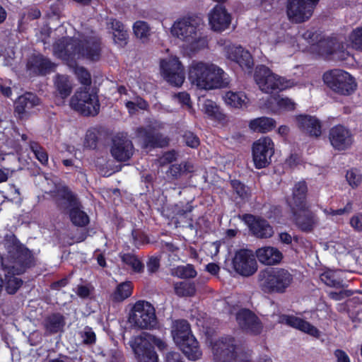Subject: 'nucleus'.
Returning <instances> with one entry per match:
<instances>
[{"label":"nucleus","instance_id":"nucleus-1","mask_svg":"<svg viewBox=\"0 0 362 362\" xmlns=\"http://www.w3.org/2000/svg\"><path fill=\"white\" fill-rule=\"evenodd\" d=\"M3 245L6 251L8 259L15 266H5L1 264L0 274L4 276L3 286L8 294H15L23 285V280L16 276L27 269L35 265V260L30 250L22 244L17 237L10 232L4 235Z\"/></svg>","mask_w":362,"mask_h":362},{"label":"nucleus","instance_id":"nucleus-2","mask_svg":"<svg viewBox=\"0 0 362 362\" xmlns=\"http://www.w3.org/2000/svg\"><path fill=\"white\" fill-rule=\"evenodd\" d=\"M54 52L65 60L76 57L98 61L101 52L100 39L93 33L90 35H83L80 39L64 37L54 43Z\"/></svg>","mask_w":362,"mask_h":362},{"label":"nucleus","instance_id":"nucleus-3","mask_svg":"<svg viewBox=\"0 0 362 362\" xmlns=\"http://www.w3.org/2000/svg\"><path fill=\"white\" fill-rule=\"evenodd\" d=\"M171 35L183 42L185 51L194 54L208 47L209 39L203 31L201 20L184 17L174 22L170 28Z\"/></svg>","mask_w":362,"mask_h":362},{"label":"nucleus","instance_id":"nucleus-4","mask_svg":"<svg viewBox=\"0 0 362 362\" xmlns=\"http://www.w3.org/2000/svg\"><path fill=\"white\" fill-rule=\"evenodd\" d=\"M293 281V274L287 269L269 267L261 270L258 281L261 290L266 293H284Z\"/></svg>","mask_w":362,"mask_h":362},{"label":"nucleus","instance_id":"nucleus-5","mask_svg":"<svg viewBox=\"0 0 362 362\" xmlns=\"http://www.w3.org/2000/svg\"><path fill=\"white\" fill-rule=\"evenodd\" d=\"M70 105L73 110L84 117H95L100 110L98 95L90 88H80L72 96Z\"/></svg>","mask_w":362,"mask_h":362},{"label":"nucleus","instance_id":"nucleus-6","mask_svg":"<svg viewBox=\"0 0 362 362\" xmlns=\"http://www.w3.org/2000/svg\"><path fill=\"white\" fill-rule=\"evenodd\" d=\"M322 79L328 88L340 95H351L357 88L354 77L344 69H329L324 73Z\"/></svg>","mask_w":362,"mask_h":362},{"label":"nucleus","instance_id":"nucleus-7","mask_svg":"<svg viewBox=\"0 0 362 362\" xmlns=\"http://www.w3.org/2000/svg\"><path fill=\"white\" fill-rule=\"evenodd\" d=\"M128 321L135 328H155L158 323L155 308L147 301L138 300L129 311Z\"/></svg>","mask_w":362,"mask_h":362},{"label":"nucleus","instance_id":"nucleus-8","mask_svg":"<svg viewBox=\"0 0 362 362\" xmlns=\"http://www.w3.org/2000/svg\"><path fill=\"white\" fill-rule=\"evenodd\" d=\"M223 69H189V78L197 87L205 90L221 88L228 83Z\"/></svg>","mask_w":362,"mask_h":362},{"label":"nucleus","instance_id":"nucleus-9","mask_svg":"<svg viewBox=\"0 0 362 362\" xmlns=\"http://www.w3.org/2000/svg\"><path fill=\"white\" fill-rule=\"evenodd\" d=\"M254 78L261 90L267 93L283 90L293 85V81L274 74L272 69H255Z\"/></svg>","mask_w":362,"mask_h":362},{"label":"nucleus","instance_id":"nucleus-10","mask_svg":"<svg viewBox=\"0 0 362 362\" xmlns=\"http://www.w3.org/2000/svg\"><path fill=\"white\" fill-rule=\"evenodd\" d=\"M318 1L319 0H287L286 8L288 19L293 23L308 21Z\"/></svg>","mask_w":362,"mask_h":362},{"label":"nucleus","instance_id":"nucleus-11","mask_svg":"<svg viewBox=\"0 0 362 362\" xmlns=\"http://www.w3.org/2000/svg\"><path fill=\"white\" fill-rule=\"evenodd\" d=\"M252 160L257 169L267 167L272 163L274 153V144L268 136L260 138L252 144Z\"/></svg>","mask_w":362,"mask_h":362},{"label":"nucleus","instance_id":"nucleus-12","mask_svg":"<svg viewBox=\"0 0 362 362\" xmlns=\"http://www.w3.org/2000/svg\"><path fill=\"white\" fill-rule=\"evenodd\" d=\"M50 195L57 209L62 214L66 213L81 202L78 194L66 185L56 187L51 191Z\"/></svg>","mask_w":362,"mask_h":362},{"label":"nucleus","instance_id":"nucleus-13","mask_svg":"<svg viewBox=\"0 0 362 362\" xmlns=\"http://www.w3.org/2000/svg\"><path fill=\"white\" fill-rule=\"evenodd\" d=\"M235 339L231 336L218 338L212 344L214 360L217 362H230L237 357Z\"/></svg>","mask_w":362,"mask_h":362},{"label":"nucleus","instance_id":"nucleus-14","mask_svg":"<svg viewBox=\"0 0 362 362\" xmlns=\"http://www.w3.org/2000/svg\"><path fill=\"white\" fill-rule=\"evenodd\" d=\"M138 362H158V356L153 344L146 337L136 336L129 341Z\"/></svg>","mask_w":362,"mask_h":362},{"label":"nucleus","instance_id":"nucleus-15","mask_svg":"<svg viewBox=\"0 0 362 362\" xmlns=\"http://www.w3.org/2000/svg\"><path fill=\"white\" fill-rule=\"evenodd\" d=\"M235 271L243 276H250L257 270V264L250 250L240 249L235 252L233 259Z\"/></svg>","mask_w":362,"mask_h":362},{"label":"nucleus","instance_id":"nucleus-16","mask_svg":"<svg viewBox=\"0 0 362 362\" xmlns=\"http://www.w3.org/2000/svg\"><path fill=\"white\" fill-rule=\"evenodd\" d=\"M235 320L240 329L247 334L257 336L263 330L260 319L248 308H240L235 314Z\"/></svg>","mask_w":362,"mask_h":362},{"label":"nucleus","instance_id":"nucleus-17","mask_svg":"<svg viewBox=\"0 0 362 362\" xmlns=\"http://www.w3.org/2000/svg\"><path fill=\"white\" fill-rule=\"evenodd\" d=\"M297 228L303 233H311L319 223V218L310 206L291 210Z\"/></svg>","mask_w":362,"mask_h":362},{"label":"nucleus","instance_id":"nucleus-18","mask_svg":"<svg viewBox=\"0 0 362 362\" xmlns=\"http://www.w3.org/2000/svg\"><path fill=\"white\" fill-rule=\"evenodd\" d=\"M110 153L117 161L129 160L134 154V145L127 134L118 133L112 139Z\"/></svg>","mask_w":362,"mask_h":362},{"label":"nucleus","instance_id":"nucleus-19","mask_svg":"<svg viewBox=\"0 0 362 362\" xmlns=\"http://www.w3.org/2000/svg\"><path fill=\"white\" fill-rule=\"evenodd\" d=\"M242 220L247 225L253 235L258 238H269L274 234V230L269 223L260 216L251 214H244Z\"/></svg>","mask_w":362,"mask_h":362},{"label":"nucleus","instance_id":"nucleus-20","mask_svg":"<svg viewBox=\"0 0 362 362\" xmlns=\"http://www.w3.org/2000/svg\"><path fill=\"white\" fill-rule=\"evenodd\" d=\"M329 139L334 149L344 151L352 145L354 136L350 129L344 125L337 124L330 129Z\"/></svg>","mask_w":362,"mask_h":362},{"label":"nucleus","instance_id":"nucleus-21","mask_svg":"<svg viewBox=\"0 0 362 362\" xmlns=\"http://www.w3.org/2000/svg\"><path fill=\"white\" fill-rule=\"evenodd\" d=\"M226 57L240 68H252L254 59L250 52L240 45H230L225 47Z\"/></svg>","mask_w":362,"mask_h":362},{"label":"nucleus","instance_id":"nucleus-22","mask_svg":"<svg viewBox=\"0 0 362 362\" xmlns=\"http://www.w3.org/2000/svg\"><path fill=\"white\" fill-rule=\"evenodd\" d=\"M320 54L327 59L342 61L352 59V57L344 50L343 44L336 40H329L320 42Z\"/></svg>","mask_w":362,"mask_h":362},{"label":"nucleus","instance_id":"nucleus-23","mask_svg":"<svg viewBox=\"0 0 362 362\" xmlns=\"http://www.w3.org/2000/svg\"><path fill=\"white\" fill-rule=\"evenodd\" d=\"M209 22L213 30L221 32L229 27L231 16L223 5L217 4L209 13Z\"/></svg>","mask_w":362,"mask_h":362},{"label":"nucleus","instance_id":"nucleus-24","mask_svg":"<svg viewBox=\"0 0 362 362\" xmlns=\"http://www.w3.org/2000/svg\"><path fill=\"white\" fill-rule=\"evenodd\" d=\"M280 322L289 327L297 329L315 337H320V331L309 322L294 315H282L280 317Z\"/></svg>","mask_w":362,"mask_h":362},{"label":"nucleus","instance_id":"nucleus-25","mask_svg":"<svg viewBox=\"0 0 362 362\" xmlns=\"http://www.w3.org/2000/svg\"><path fill=\"white\" fill-rule=\"evenodd\" d=\"M42 325L47 336L54 335L64 331L66 318L59 312L52 313L44 317Z\"/></svg>","mask_w":362,"mask_h":362},{"label":"nucleus","instance_id":"nucleus-26","mask_svg":"<svg viewBox=\"0 0 362 362\" xmlns=\"http://www.w3.org/2000/svg\"><path fill=\"white\" fill-rule=\"evenodd\" d=\"M299 129L311 136L318 137L322 134L320 121L315 116L300 115L296 117Z\"/></svg>","mask_w":362,"mask_h":362},{"label":"nucleus","instance_id":"nucleus-27","mask_svg":"<svg viewBox=\"0 0 362 362\" xmlns=\"http://www.w3.org/2000/svg\"><path fill=\"white\" fill-rule=\"evenodd\" d=\"M40 105V98L31 92H26L20 95L14 102V112L22 118L29 110Z\"/></svg>","mask_w":362,"mask_h":362},{"label":"nucleus","instance_id":"nucleus-28","mask_svg":"<svg viewBox=\"0 0 362 362\" xmlns=\"http://www.w3.org/2000/svg\"><path fill=\"white\" fill-rule=\"evenodd\" d=\"M177 346L189 361H196L202 356V350L199 342L194 335L185 339L184 342H180Z\"/></svg>","mask_w":362,"mask_h":362},{"label":"nucleus","instance_id":"nucleus-29","mask_svg":"<svg viewBox=\"0 0 362 362\" xmlns=\"http://www.w3.org/2000/svg\"><path fill=\"white\" fill-rule=\"evenodd\" d=\"M171 335L176 345L194 336L190 324L185 319H178L173 322Z\"/></svg>","mask_w":362,"mask_h":362},{"label":"nucleus","instance_id":"nucleus-30","mask_svg":"<svg viewBox=\"0 0 362 362\" xmlns=\"http://www.w3.org/2000/svg\"><path fill=\"white\" fill-rule=\"evenodd\" d=\"M258 260L265 265H275L281 262L283 259L282 252L274 247L266 246L256 250Z\"/></svg>","mask_w":362,"mask_h":362},{"label":"nucleus","instance_id":"nucleus-31","mask_svg":"<svg viewBox=\"0 0 362 362\" xmlns=\"http://www.w3.org/2000/svg\"><path fill=\"white\" fill-rule=\"evenodd\" d=\"M308 186L305 181H300L295 184L292 190V199L290 204L291 210L309 206L307 202Z\"/></svg>","mask_w":362,"mask_h":362},{"label":"nucleus","instance_id":"nucleus-32","mask_svg":"<svg viewBox=\"0 0 362 362\" xmlns=\"http://www.w3.org/2000/svg\"><path fill=\"white\" fill-rule=\"evenodd\" d=\"M143 141L144 146L151 148H163L169 144L168 138L164 136L161 133L153 130L144 131Z\"/></svg>","mask_w":362,"mask_h":362},{"label":"nucleus","instance_id":"nucleus-33","mask_svg":"<svg viewBox=\"0 0 362 362\" xmlns=\"http://www.w3.org/2000/svg\"><path fill=\"white\" fill-rule=\"evenodd\" d=\"M83 209V204L81 202H80L79 204H76L64 214L69 216L71 222L75 226L85 227L90 223V218Z\"/></svg>","mask_w":362,"mask_h":362},{"label":"nucleus","instance_id":"nucleus-34","mask_svg":"<svg viewBox=\"0 0 362 362\" xmlns=\"http://www.w3.org/2000/svg\"><path fill=\"white\" fill-rule=\"evenodd\" d=\"M276 124L274 119L260 117L252 119L249 123V127L254 132L265 134L272 131L276 127Z\"/></svg>","mask_w":362,"mask_h":362},{"label":"nucleus","instance_id":"nucleus-35","mask_svg":"<svg viewBox=\"0 0 362 362\" xmlns=\"http://www.w3.org/2000/svg\"><path fill=\"white\" fill-rule=\"evenodd\" d=\"M133 288V284L129 281L119 284L115 291L110 294V300L113 303L124 301L132 295Z\"/></svg>","mask_w":362,"mask_h":362},{"label":"nucleus","instance_id":"nucleus-36","mask_svg":"<svg viewBox=\"0 0 362 362\" xmlns=\"http://www.w3.org/2000/svg\"><path fill=\"white\" fill-rule=\"evenodd\" d=\"M54 83L57 94L61 98L65 99L71 95L72 92V84L69 76L57 74Z\"/></svg>","mask_w":362,"mask_h":362},{"label":"nucleus","instance_id":"nucleus-37","mask_svg":"<svg viewBox=\"0 0 362 362\" xmlns=\"http://www.w3.org/2000/svg\"><path fill=\"white\" fill-rule=\"evenodd\" d=\"M119 257L121 262L129 267L133 272L136 273H142L144 270V264L141 260L134 253L132 252H119Z\"/></svg>","mask_w":362,"mask_h":362},{"label":"nucleus","instance_id":"nucleus-38","mask_svg":"<svg viewBox=\"0 0 362 362\" xmlns=\"http://www.w3.org/2000/svg\"><path fill=\"white\" fill-rule=\"evenodd\" d=\"M161 75L171 86L180 87L185 79V69H160Z\"/></svg>","mask_w":362,"mask_h":362},{"label":"nucleus","instance_id":"nucleus-39","mask_svg":"<svg viewBox=\"0 0 362 362\" xmlns=\"http://www.w3.org/2000/svg\"><path fill=\"white\" fill-rule=\"evenodd\" d=\"M175 295L179 297H193L197 292L196 285L192 281H179L173 286Z\"/></svg>","mask_w":362,"mask_h":362},{"label":"nucleus","instance_id":"nucleus-40","mask_svg":"<svg viewBox=\"0 0 362 362\" xmlns=\"http://www.w3.org/2000/svg\"><path fill=\"white\" fill-rule=\"evenodd\" d=\"M226 103L234 107H242L245 104L247 99L246 95L244 92H233L228 91L226 93L224 97Z\"/></svg>","mask_w":362,"mask_h":362},{"label":"nucleus","instance_id":"nucleus-41","mask_svg":"<svg viewBox=\"0 0 362 362\" xmlns=\"http://www.w3.org/2000/svg\"><path fill=\"white\" fill-rule=\"evenodd\" d=\"M173 274L180 279H194L197 276V272L193 264H187L186 265H180L175 268Z\"/></svg>","mask_w":362,"mask_h":362},{"label":"nucleus","instance_id":"nucleus-42","mask_svg":"<svg viewBox=\"0 0 362 362\" xmlns=\"http://www.w3.org/2000/svg\"><path fill=\"white\" fill-rule=\"evenodd\" d=\"M133 30L135 36L143 42L147 40L151 35V28L143 21H138L134 23Z\"/></svg>","mask_w":362,"mask_h":362},{"label":"nucleus","instance_id":"nucleus-43","mask_svg":"<svg viewBox=\"0 0 362 362\" xmlns=\"http://www.w3.org/2000/svg\"><path fill=\"white\" fill-rule=\"evenodd\" d=\"M100 132L95 127L89 128L85 134L83 146L86 148L94 150L97 148L98 143V136Z\"/></svg>","mask_w":362,"mask_h":362},{"label":"nucleus","instance_id":"nucleus-44","mask_svg":"<svg viewBox=\"0 0 362 362\" xmlns=\"http://www.w3.org/2000/svg\"><path fill=\"white\" fill-rule=\"evenodd\" d=\"M51 62L42 55H33L30 57L27 68H52Z\"/></svg>","mask_w":362,"mask_h":362},{"label":"nucleus","instance_id":"nucleus-45","mask_svg":"<svg viewBox=\"0 0 362 362\" xmlns=\"http://www.w3.org/2000/svg\"><path fill=\"white\" fill-rule=\"evenodd\" d=\"M205 113L211 118L222 120L223 114L220 111L219 107L214 101L209 100L204 104Z\"/></svg>","mask_w":362,"mask_h":362},{"label":"nucleus","instance_id":"nucleus-46","mask_svg":"<svg viewBox=\"0 0 362 362\" xmlns=\"http://www.w3.org/2000/svg\"><path fill=\"white\" fill-rule=\"evenodd\" d=\"M188 171L187 164L185 163L182 167L180 164L171 165L166 172L167 176L172 181H175L181 177V176Z\"/></svg>","mask_w":362,"mask_h":362},{"label":"nucleus","instance_id":"nucleus-47","mask_svg":"<svg viewBox=\"0 0 362 362\" xmlns=\"http://www.w3.org/2000/svg\"><path fill=\"white\" fill-rule=\"evenodd\" d=\"M30 148L35 158L42 165H46L48 163V154L45 149L40 146L38 143L35 141L30 142Z\"/></svg>","mask_w":362,"mask_h":362},{"label":"nucleus","instance_id":"nucleus-48","mask_svg":"<svg viewBox=\"0 0 362 362\" xmlns=\"http://www.w3.org/2000/svg\"><path fill=\"white\" fill-rule=\"evenodd\" d=\"M349 40L353 48L362 51V26L353 30Z\"/></svg>","mask_w":362,"mask_h":362},{"label":"nucleus","instance_id":"nucleus-49","mask_svg":"<svg viewBox=\"0 0 362 362\" xmlns=\"http://www.w3.org/2000/svg\"><path fill=\"white\" fill-rule=\"evenodd\" d=\"M181 66L182 62L174 55H168L160 59V68H180Z\"/></svg>","mask_w":362,"mask_h":362},{"label":"nucleus","instance_id":"nucleus-50","mask_svg":"<svg viewBox=\"0 0 362 362\" xmlns=\"http://www.w3.org/2000/svg\"><path fill=\"white\" fill-rule=\"evenodd\" d=\"M132 235L133 238L132 243L136 248H139L140 246L149 243V239L147 235L139 230H133L132 231Z\"/></svg>","mask_w":362,"mask_h":362},{"label":"nucleus","instance_id":"nucleus-51","mask_svg":"<svg viewBox=\"0 0 362 362\" xmlns=\"http://www.w3.org/2000/svg\"><path fill=\"white\" fill-rule=\"evenodd\" d=\"M346 178L349 184L352 187H356L361 182L362 175L359 173L357 169L352 168L347 171Z\"/></svg>","mask_w":362,"mask_h":362},{"label":"nucleus","instance_id":"nucleus-52","mask_svg":"<svg viewBox=\"0 0 362 362\" xmlns=\"http://www.w3.org/2000/svg\"><path fill=\"white\" fill-rule=\"evenodd\" d=\"M76 76L78 81L85 86V87L90 88L91 85V74L88 69H73Z\"/></svg>","mask_w":362,"mask_h":362},{"label":"nucleus","instance_id":"nucleus-53","mask_svg":"<svg viewBox=\"0 0 362 362\" xmlns=\"http://www.w3.org/2000/svg\"><path fill=\"white\" fill-rule=\"evenodd\" d=\"M113 41L119 47H124L127 44L128 33L124 30L112 32Z\"/></svg>","mask_w":362,"mask_h":362},{"label":"nucleus","instance_id":"nucleus-54","mask_svg":"<svg viewBox=\"0 0 362 362\" xmlns=\"http://www.w3.org/2000/svg\"><path fill=\"white\" fill-rule=\"evenodd\" d=\"M183 141L185 144L192 148H197L200 144L199 137L192 132L187 131L182 136Z\"/></svg>","mask_w":362,"mask_h":362},{"label":"nucleus","instance_id":"nucleus-55","mask_svg":"<svg viewBox=\"0 0 362 362\" xmlns=\"http://www.w3.org/2000/svg\"><path fill=\"white\" fill-rule=\"evenodd\" d=\"M322 281L330 287H339L340 285L339 280L335 278L334 273L332 271L325 272L320 276Z\"/></svg>","mask_w":362,"mask_h":362},{"label":"nucleus","instance_id":"nucleus-56","mask_svg":"<svg viewBox=\"0 0 362 362\" xmlns=\"http://www.w3.org/2000/svg\"><path fill=\"white\" fill-rule=\"evenodd\" d=\"M230 184L233 191L241 198H245L247 195L245 185L239 180H231Z\"/></svg>","mask_w":362,"mask_h":362},{"label":"nucleus","instance_id":"nucleus-57","mask_svg":"<svg viewBox=\"0 0 362 362\" xmlns=\"http://www.w3.org/2000/svg\"><path fill=\"white\" fill-rule=\"evenodd\" d=\"M83 338V343L86 345H92L96 341V334L93 331L92 328L86 326L84 328V332L81 334Z\"/></svg>","mask_w":362,"mask_h":362},{"label":"nucleus","instance_id":"nucleus-58","mask_svg":"<svg viewBox=\"0 0 362 362\" xmlns=\"http://www.w3.org/2000/svg\"><path fill=\"white\" fill-rule=\"evenodd\" d=\"M276 104L279 109L284 110L292 111L296 108L295 103L288 98H279Z\"/></svg>","mask_w":362,"mask_h":362},{"label":"nucleus","instance_id":"nucleus-59","mask_svg":"<svg viewBox=\"0 0 362 362\" xmlns=\"http://www.w3.org/2000/svg\"><path fill=\"white\" fill-rule=\"evenodd\" d=\"M160 257L156 256H151L148 258L146 262L148 272L150 274L156 273L160 268Z\"/></svg>","mask_w":362,"mask_h":362},{"label":"nucleus","instance_id":"nucleus-60","mask_svg":"<svg viewBox=\"0 0 362 362\" xmlns=\"http://www.w3.org/2000/svg\"><path fill=\"white\" fill-rule=\"evenodd\" d=\"M180 103L189 107H192L191 98L189 93L185 91L180 92L175 95Z\"/></svg>","mask_w":362,"mask_h":362},{"label":"nucleus","instance_id":"nucleus-61","mask_svg":"<svg viewBox=\"0 0 362 362\" xmlns=\"http://www.w3.org/2000/svg\"><path fill=\"white\" fill-rule=\"evenodd\" d=\"M165 362H184L182 356L179 352L169 351L165 357Z\"/></svg>","mask_w":362,"mask_h":362},{"label":"nucleus","instance_id":"nucleus-62","mask_svg":"<svg viewBox=\"0 0 362 362\" xmlns=\"http://www.w3.org/2000/svg\"><path fill=\"white\" fill-rule=\"evenodd\" d=\"M351 226L358 231H362V214L354 216L350 220Z\"/></svg>","mask_w":362,"mask_h":362},{"label":"nucleus","instance_id":"nucleus-63","mask_svg":"<svg viewBox=\"0 0 362 362\" xmlns=\"http://www.w3.org/2000/svg\"><path fill=\"white\" fill-rule=\"evenodd\" d=\"M334 354L337 362H351L348 354L341 349H336Z\"/></svg>","mask_w":362,"mask_h":362},{"label":"nucleus","instance_id":"nucleus-64","mask_svg":"<svg viewBox=\"0 0 362 362\" xmlns=\"http://www.w3.org/2000/svg\"><path fill=\"white\" fill-rule=\"evenodd\" d=\"M76 293L81 298L85 299L88 298L90 295V290L86 285H79L78 286Z\"/></svg>","mask_w":362,"mask_h":362}]
</instances>
